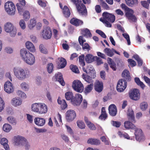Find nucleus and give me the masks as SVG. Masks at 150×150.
<instances>
[{
  "label": "nucleus",
  "instance_id": "nucleus-4",
  "mask_svg": "<svg viewBox=\"0 0 150 150\" xmlns=\"http://www.w3.org/2000/svg\"><path fill=\"white\" fill-rule=\"evenodd\" d=\"M65 97L67 100H71L72 104L75 105H79L83 100L82 96L79 93L76 94L75 98L72 99L73 98V94L71 92L69 91L65 93Z\"/></svg>",
  "mask_w": 150,
  "mask_h": 150
},
{
  "label": "nucleus",
  "instance_id": "nucleus-12",
  "mask_svg": "<svg viewBox=\"0 0 150 150\" xmlns=\"http://www.w3.org/2000/svg\"><path fill=\"white\" fill-rule=\"evenodd\" d=\"M76 113L72 110H69L66 113V117L67 121L71 122L76 117Z\"/></svg>",
  "mask_w": 150,
  "mask_h": 150
},
{
  "label": "nucleus",
  "instance_id": "nucleus-35",
  "mask_svg": "<svg viewBox=\"0 0 150 150\" xmlns=\"http://www.w3.org/2000/svg\"><path fill=\"white\" fill-rule=\"evenodd\" d=\"M82 77L83 79L88 83H93V80L90 76L88 75L83 74L82 75Z\"/></svg>",
  "mask_w": 150,
  "mask_h": 150
},
{
  "label": "nucleus",
  "instance_id": "nucleus-6",
  "mask_svg": "<svg viewBox=\"0 0 150 150\" xmlns=\"http://www.w3.org/2000/svg\"><path fill=\"white\" fill-rule=\"evenodd\" d=\"M5 9L7 13L9 15H13L15 13V6L12 2L8 1L4 5Z\"/></svg>",
  "mask_w": 150,
  "mask_h": 150
},
{
  "label": "nucleus",
  "instance_id": "nucleus-49",
  "mask_svg": "<svg viewBox=\"0 0 150 150\" xmlns=\"http://www.w3.org/2000/svg\"><path fill=\"white\" fill-rule=\"evenodd\" d=\"M148 104L146 102H144L141 103L140 108L142 111H145L147 108Z\"/></svg>",
  "mask_w": 150,
  "mask_h": 150
},
{
  "label": "nucleus",
  "instance_id": "nucleus-60",
  "mask_svg": "<svg viewBox=\"0 0 150 150\" xmlns=\"http://www.w3.org/2000/svg\"><path fill=\"white\" fill-rule=\"evenodd\" d=\"M111 123L113 126L116 127H119L121 125L120 122L118 121H112Z\"/></svg>",
  "mask_w": 150,
  "mask_h": 150
},
{
  "label": "nucleus",
  "instance_id": "nucleus-38",
  "mask_svg": "<svg viewBox=\"0 0 150 150\" xmlns=\"http://www.w3.org/2000/svg\"><path fill=\"white\" fill-rule=\"evenodd\" d=\"M113 50H114V49L113 48L110 49L109 48H106L104 50V52L106 53L107 54L108 56L111 57L114 54Z\"/></svg>",
  "mask_w": 150,
  "mask_h": 150
},
{
  "label": "nucleus",
  "instance_id": "nucleus-36",
  "mask_svg": "<svg viewBox=\"0 0 150 150\" xmlns=\"http://www.w3.org/2000/svg\"><path fill=\"white\" fill-rule=\"evenodd\" d=\"M107 117L105 110V108L103 107L101 109V114L99 117V119L101 120H105Z\"/></svg>",
  "mask_w": 150,
  "mask_h": 150
},
{
  "label": "nucleus",
  "instance_id": "nucleus-8",
  "mask_svg": "<svg viewBox=\"0 0 150 150\" xmlns=\"http://www.w3.org/2000/svg\"><path fill=\"white\" fill-rule=\"evenodd\" d=\"M41 35L42 38L45 40L50 39L52 36V32L50 28L49 27H47L44 28Z\"/></svg>",
  "mask_w": 150,
  "mask_h": 150
},
{
  "label": "nucleus",
  "instance_id": "nucleus-13",
  "mask_svg": "<svg viewBox=\"0 0 150 150\" xmlns=\"http://www.w3.org/2000/svg\"><path fill=\"white\" fill-rule=\"evenodd\" d=\"M103 16L104 20L108 21L112 23H113L115 20V16L111 13L107 12H104L103 13Z\"/></svg>",
  "mask_w": 150,
  "mask_h": 150
},
{
  "label": "nucleus",
  "instance_id": "nucleus-17",
  "mask_svg": "<svg viewBox=\"0 0 150 150\" xmlns=\"http://www.w3.org/2000/svg\"><path fill=\"white\" fill-rule=\"evenodd\" d=\"M134 129L135 131L134 134L135 136L136 139L137 141H140L144 138L142 131L141 129L137 128L136 127L135 129Z\"/></svg>",
  "mask_w": 150,
  "mask_h": 150
},
{
  "label": "nucleus",
  "instance_id": "nucleus-22",
  "mask_svg": "<svg viewBox=\"0 0 150 150\" xmlns=\"http://www.w3.org/2000/svg\"><path fill=\"white\" fill-rule=\"evenodd\" d=\"M35 124L40 127L43 126L45 124V120L43 118L36 117L34 120Z\"/></svg>",
  "mask_w": 150,
  "mask_h": 150
},
{
  "label": "nucleus",
  "instance_id": "nucleus-63",
  "mask_svg": "<svg viewBox=\"0 0 150 150\" xmlns=\"http://www.w3.org/2000/svg\"><path fill=\"white\" fill-rule=\"evenodd\" d=\"M21 5H20L18 3H17L16 4V6L17 7V9L18 11V12L20 14H21L22 13V6H21Z\"/></svg>",
  "mask_w": 150,
  "mask_h": 150
},
{
  "label": "nucleus",
  "instance_id": "nucleus-24",
  "mask_svg": "<svg viewBox=\"0 0 150 150\" xmlns=\"http://www.w3.org/2000/svg\"><path fill=\"white\" fill-rule=\"evenodd\" d=\"M127 115L129 119L132 122H134L135 118L134 112L132 109H128Z\"/></svg>",
  "mask_w": 150,
  "mask_h": 150
},
{
  "label": "nucleus",
  "instance_id": "nucleus-10",
  "mask_svg": "<svg viewBox=\"0 0 150 150\" xmlns=\"http://www.w3.org/2000/svg\"><path fill=\"white\" fill-rule=\"evenodd\" d=\"M129 95L130 98L135 100H138L140 98L139 91L137 89L131 90L129 92Z\"/></svg>",
  "mask_w": 150,
  "mask_h": 150
},
{
  "label": "nucleus",
  "instance_id": "nucleus-27",
  "mask_svg": "<svg viewBox=\"0 0 150 150\" xmlns=\"http://www.w3.org/2000/svg\"><path fill=\"white\" fill-rule=\"evenodd\" d=\"M95 57H93L91 54H88L85 57V59L86 62L88 63H91L95 60Z\"/></svg>",
  "mask_w": 150,
  "mask_h": 150
},
{
  "label": "nucleus",
  "instance_id": "nucleus-19",
  "mask_svg": "<svg viewBox=\"0 0 150 150\" xmlns=\"http://www.w3.org/2000/svg\"><path fill=\"white\" fill-rule=\"evenodd\" d=\"M125 15L128 19L133 22H135L136 21V18L135 16L133 15L134 11L131 9L126 11Z\"/></svg>",
  "mask_w": 150,
  "mask_h": 150
},
{
  "label": "nucleus",
  "instance_id": "nucleus-42",
  "mask_svg": "<svg viewBox=\"0 0 150 150\" xmlns=\"http://www.w3.org/2000/svg\"><path fill=\"white\" fill-rule=\"evenodd\" d=\"M67 64V61L63 58H61L60 60L59 65L60 68H64Z\"/></svg>",
  "mask_w": 150,
  "mask_h": 150
},
{
  "label": "nucleus",
  "instance_id": "nucleus-46",
  "mask_svg": "<svg viewBox=\"0 0 150 150\" xmlns=\"http://www.w3.org/2000/svg\"><path fill=\"white\" fill-rule=\"evenodd\" d=\"M133 57L137 61L139 66H141L142 65L143 63L142 61L139 58L138 55L137 54L134 55L133 56Z\"/></svg>",
  "mask_w": 150,
  "mask_h": 150
},
{
  "label": "nucleus",
  "instance_id": "nucleus-3",
  "mask_svg": "<svg viewBox=\"0 0 150 150\" xmlns=\"http://www.w3.org/2000/svg\"><path fill=\"white\" fill-rule=\"evenodd\" d=\"M32 110L37 113L43 114L46 113L48 110L47 105L43 103H33L31 105Z\"/></svg>",
  "mask_w": 150,
  "mask_h": 150
},
{
  "label": "nucleus",
  "instance_id": "nucleus-16",
  "mask_svg": "<svg viewBox=\"0 0 150 150\" xmlns=\"http://www.w3.org/2000/svg\"><path fill=\"white\" fill-rule=\"evenodd\" d=\"M5 91L7 93H10L13 91V88L12 83L9 81L6 82L4 85Z\"/></svg>",
  "mask_w": 150,
  "mask_h": 150
},
{
  "label": "nucleus",
  "instance_id": "nucleus-2",
  "mask_svg": "<svg viewBox=\"0 0 150 150\" xmlns=\"http://www.w3.org/2000/svg\"><path fill=\"white\" fill-rule=\"evenodd\" d=\"M20 56L23 61L28 64L32 65L35 63V59L33 55L27 51L25 49H23L20 51Z\"/></svg>",
  "mask_w": 150,
  "mask_h": 150
},
{
  "label": "nucleus",
  "instance_id": "nucleus-40",
  "mask_svg": "<svg viewBox=\"0 0 150 150\" xmlns=\"http://www.w3.org/2000/svg\"><path fill=\"white\" fill-rule=\"evenodd\" d=\"M7 120L9 123L13 125H15L16 124V120L12 116L8 117L7 118Z\"/></svg>",
  "mask_w": 150,
  "mask_h": 150
},
{
  "label": "nucleus",
  "instance_id": "nucleus-37",
  "mask_svg": "<svg viewBox=\"0 0 150 150\" xmlns=\"http://www.w3.org/2000/svg\"><path fill=\"white\" fill-rule=\"evenodd\" d=\"M108 63L110 65V67L114 70L115 71L116 70V64L115 62L113 61L112 59L110 57L108 58Z\"/></svg>",
  "mask_w": 150,
  "mask_h": 150
},
{
  "label": "nucleus",
  "instance_id": "nucleus-57",
  "mask_svg": "<svg viewBox=\"0 0 150 150\" xmlns=\"http://www.w3.org/2000/svg\"><path fill=\"white\" fill-rule=\"evenodd\" d=\"M19 25L22 30L25 29L26 28V25L25 21L23 20L22 19L20 21Z\"/></svg>",
  "mask_w": 150,
  "mask_h": 150
},
{
  "label": "nucleus",
  "instance_id": "nucleus-52",
  "mask_svg": "<svg viewBox=\"0 0 150 150\" xmlns=\"http://www.w3.org/2000/svg\"><path fill=\"white\" fill-rule=\"evenodd\" d=\"M17 93V95L19 96L22 98H26V95L25 93L20 90H18Z\"/></svg>",
  "mask_w": 150,
  "mask_h": 150
},
{
  "label": "nucleus",
  "instance_id": "nucleus-48",
  "mask_svg": "<svg viewBox=\"0 0 150 150\" xmlns=\"http://www.w3.org/2000/svg\"><path fill=\"white\" fill-rule=\"evenodd\" d=\"M39 49L41 53L45 54H47L48 53L47 50L43 44H41L40 45Z\"/></svg>",
  "mask_w": 150,
  "mask_h": 150
},
{
  "label": "nucleus",
  "instance_id": "nucleus-18",
  "mask_svg": "<svg viewBox=\"0 0 150 150\" xmlns=\"http://www.w3.org/2000/svg\"><path fill=\"white\" fill-rule=\"evenodd\" d=\"M94 87L95 90L98 93L101 92L103 89V83L98 80L94 83Z\"/></svg>",
  "mask_w": 150,
  "mask_h": 150
},
{
  "label": "nucleus",
  "instance_id": "nucleus-26",
  "mask_svg": "<svg viewBox=\"0 0 150 150\" xmlns=\"http://www.w3.org/2000/svg\"><path fill=\"white\" fill-rule=\"evenodd\" d=\"M26 47L32 52H34L35 50V47L33 44L30 42L27 41L25 43Z\"/></svg>",
  "mask_w": 150,
  "mask_h": 150
},
{
  "label": "nucleus",
  "instance_id": "nucleus-20",
  "mask_svg": "<svg viewBox=\"0 0 150 150\" xmlns=\"http://www.w3.org/2000/svg\"><path fill=\"white\" fill-rule=\"evenodd\" d=\"M22 103V100L19 97H16L13 98L11 101V103L15 107L20 105Z\"/></svg>",
  "mask_w": 150,
  "mask_h": 150
},
{
  "label": "nucleus",
  "instance_id": "nucleus-34",
  "mask_svg": "<svg viewBox=\"0 0 150 150\" xmlns=\"http://www.w3.org/2000/svg\"><path fill=\"white\" fill-rule=\"evenodd\" d=\"M63 12L64 16L66 18L69 16L70 12L69 8L67 6H64L63 9Z\"/></svg>",
  "mask_w": 150,
  "mask_h": 150
},
{
  "label": "nucleus",
  "instance_id": "nucleus-41",
  "mask_svg": "<svg viewBox=\"0 0 150 150\" xmlns=\"http://www.w3.org/2000/svg\"><path fill=\"white\" fill-rule=\"evenodd\" d=\"M12 129L11 125L8 124H4L3 127V130L6 132H9Z\"/></svg>",
  "mask_w": 150,
  "mask_h": 150
},
{
  "label": "nucleus",
  "instance_id": "nucleus-25",
  "mask_svg": "<svg viewBox=\"0 0 150 150\" xmlns=\"http://www.w3.org/2000/svg\"><path fill=\"white\" fill-rule=\"evenodd\" d=\"M70 23L76 26H78L82 24L83 22L82 21L78 19L73 18L70 21Z\"/></svg>",
  "mask_w": 150,
  "mask_h": 150
},
{
  "label": "nucleus",
  "instance_id": "nucleus-1",
  "mask_svg": "<svg viewBox=\"0 0 150 150\" xmlns=\"http://www.w3.org/2000/svg\"><path fill=\"white\" fill-rule=\"evenodd\" d=\"M13 70L14 75L19 80H23L30 76V72L28 70L21 67H14Z\"/></svg>",
  "mask_w": 150,
  "mask_h": 150
},
{
  "label": "nucleus",
  "instance_id": "nucleus-7",
  "mask_svg": "<svg viewBox=\"0 0 150 150\" xmlns=\"http://www.w3.org/2000/svg\"><path fill=\"white\" fill-rule=\"evenodd\" d=\"M72 87L75 91L78 92H82L83 89V84L79 80L74 81L72 83Z\"/></svg>",
  "mask_w": 150,
  "mask_h": 150
},
{
  "label": "nucleus",
  "instance_id": "nucleus-21",
  "mask_svg": "<svg viewBox=\"0 0 150 150\" xmlns=\"http://www.w3.org/2000/svg\"><path fill=\"white\" fill-rule=\"evenodd\" d=\"M109 112L110 115L112 116H115L117 113V109L116 106L114 104H111L108 108Z\"/></svg>",
  "mask_w": 150,
  "mask_h": 150
},
{
  "label": "nucleus",
  "instance_id": "nucleus-56",
  "mask_svg": "<svg viewBox=\"0 0 150 150\" xmlns=\"http://www.w3.org/2000/svg\"><path fill=\"white\" fill-rule=\"evenodd\" d=\"M5 103L2 98L0 97V112H2L5 107Z\"/></svg>",
  "mask_w": 150,
  "mask_h": 150
},
{
  "label": "nucleus",
  "instance_id": "nucleus-64",
  "mask_svg": "<svg viewBox=\"0 0 150 150\" xmlns=\"http://www.w3.org/2000/svg\"><path fill=\"white\" fill-rule=\"evenodd\" d=\"M128 61L129 64L132 67H133L136 65V62L132 59H129L128 60Z\"/></svg>",
  "mask_w": 150,
  "mask_h": 150
},
{
  "label": "nucleus",
  "instance_id": "nucleus-9",
  "mask_svg": "<svg viewBox=\"0 0 150 150\" xmlns=\"http://www.w3.org/2000/svg\"><path fill=\"white\" fill-rule=\"evenodd\" d=\"M124 79H121L118 82L116 87L117 90L119 92L123 91L125 89L127 82Z\"/></svg>",
  "mask_w": 150,
  "mask_h": 150
},
{
  "label": "nucleus",
  "instance_id": "nucleus-50",
  "mask_svg": "<svg viewBox=\"0 0 150 150\" xmlns=\"http://www.w3.org/2000/svg\"><path fill=\"white\" fill-rule=\"evenodd\" d=\"M134 80L137 84L139 86H140L142 88H144L145 86L143 83L141 81L139 78L136 77L134 78Z\"/></svg>",
  "mask_w": 150,
  "mask_h": 150
},
{
  "label": "nucleus",
  "instance_id": "nucleus-47",
  "mask_svg": "<svg viewBox=\"0 0 150 150\" xmlns=\"http://www.w3.org/2000/svg\"><path fill=\"white\" fill-rule=\"evenodd\" d=\"M84 55L82 54L79 57V62L80 65L82 67H83L85 65V63L84 62Z\"/></svg>",
  "mask_w": 150,
  "mask_h": 150
},
{
  "label": "nucleus",
  "instance_id": "nucleus-32",
  "mask_svg": "<svg viewBox=\"0 0 150 150\" xmlns=\"http://www.w3.org/2000/svg\"><path fill=\"white\" fill-rule=\"evenodd\" d=\"M82 34L83 35V38L84 37L86 38L90 37L91 36V34L89 30L87 29H85L82 31Z\"/></svg>",
  "mask_w": 150,
  "mask_h": 150
},
{
  "label": "nucleus",
  "instance_id": "nucleus-54",
  "mask_svg": "<svg viewBox=\"0 0 150 150\" xmlns=\"http://www.w3.org/2000/svg\"><path fill=\"white\" fill-rule=\"evenodd\" d=\"M70 69L72 71L76 73H78L79 72V69L75 65H71L70 66Z\"/></svg>",
  "mask_w": 150,
  "mask_h": 150
},
{
  "label": "nucleus",
  "instance_id": "nucleus-11",
  "mask_svg": "<svg viewBox=\"0 0 150 150\" xmlns=\"http://www.w3.org/2000/svg\"><path fill=\"white\" fill-rule=\"evenodd\" d=\"M78 40L79 44L82 46V49L83 50L88 52L91 50L90 47L88 43H83L86 41L83 36H79Z\"/></svg>",
  "mask_w": 150,
  "mask_h": 150
},
{
  "label": "nucleus",
  "instance_id": "nucleus-29",
  "mask_svg": "<svg viewBox=\"0 0 150 150\" xmlns=\"http://www.w3.org/2000/svg\"><path fill=\"white\" fill-rule=\"evenodd\" d=\"M124 127L127 129H135L136 126L132 122L129 121H127L124 123Z\"/></svg>",
  "mask_w": 150,
  "mask_h": 150
},
{
  "label": "nucleus",
  "instance_id": "nucleus-30",
  "mask_svg": "<svg viewBox=\"0 0 150 150\" xmlns=\"http://www.w3.org/2000/svg\"><path fill=\"white\" fill-rule=\"evenodd\" d=\"M87 143L91 144L98 145L100 144V141L97 139L91 138L88 139Z\"/></svg>",
  "mask_w": 150,
  "mask_h": 150
},
{
  "label": "nucleus",
  "instance_id": "nucleus-55",
  "mask_svg": "<svg viewBox=\"0 0 150 150\" xmlns=\"http://www.w3.org/2000/svg\"><path fill=\"white\" fill-rule=\"evenodd\" d=\"M77 124L78 127L80 129H83L85 128V125L84 123L82 121H77Z\"/></svg>",
  "mask_w": 150,
  "mask_h": 150
},
{
  "label": "nucleus",
  "instance_id": "nucleus-44",
  "mask_svg": "<svg viewBox=\"0 0 150 150\" xmlns=\"http://www.w3.org/2000/svg\"><path fill=\"white\" fill-rule=\"evenodd\" d=\"M36 25V21L34 19H31L30 21V23L28 25V28L31 30Z\"/></svg>",
  "mask_w": 150,
  "mask_h": 150
},
{
  "label": "nucleus",
  "instance_id": "nucleus-51",
  "mask_svg": "<svg viewBox=\"0 0 150 150\" xmlns=\"http://www.w3.org/2000/svg\"><path fill=\"white\" fill-rule=\"evenodd\" d=\"M47 71L49 73H51L53 70V65L52 63H49L47 65Z\"/></svg>",
  "mask_w": 150,
  "mask_h": 150
},
{
  "label": "nucleus",
  "instance_id": "nucleus-23",
  "mask_svg": "<svg viewBox=\"0 0 150 150\" xmlns=\"http://www.w3.org/2000/svg\"><path fill=\"white\" fill-rule=\"evenodd\" d=\"M55 76L56 80L59 82L62 86H64L65 83L63 79L62 74L59 72L55 74Z\"/></svg>",
  "mask_w": 150,
  "mask_h": 150
},
{
  "label": "nucleus",
  "instance_id": "nucleus-5",
  "mask_svg": "<svg viewBox=\"0 0 150 150\" xmlns=\"http://www.w3.org/2000/svg\"><path fill=\"white\" fill-rule=\"evenodd\" d=\"M4 29L6 32L9 33L12 37H15L17 33V29L10 22H7L4 25Z\"/></svg>",
  "mask_w": 150,
  "mask_h": 150
},
{
  "label": "nucleus",
  "instance_id": "nucleus-59",
  "mask_svg": "<svg viewBox=\"0 0 150 150\" xmlns=\"http://www.w3.org/2000/svg\"><path fill=\"white\" fill-rule=\"evenodd\" d=\"M23 16L24 18L28 20L30 18V13L28 11H25L23 12Z\"/></svg>",
  "mask_w": 150,
  "mask_h": 150
},
{
  "label": "nucleus",
  "instance_id": "nucleus-33",
  "mask_svg": "<svg viewBox=\"0 0 150 150\" xmlns=\"http://www.w3.org/2000/svg\"><path fill=\"white\" fill-rule=\"evenodd\" d=\"M93 86V83H91L88 85L84 89V92L86 94L90 93L92 90Z\"/></svg>",
  "mask_w": 150,
  "mask_h": 150
},
{
  "label": "nucleus",
  "instance_id": "nucleus-45",
  "mask_svg": "<svg viewBox=\"0 0 150 150\" xmlns=\"http://www.w3.org/2000/svg\"><path fill=\"white\" fill-rule=\"evenodd\" d=\"M118 134L120 137L124 138L127 139H130V137L129 135L126 133L119 131L118 133Z\"/></svg>",
  "mask_w": 150,
  "mask_h": 150
},
{
  "label": "nucleus",
  "instance_id": "nucleus-15",
  "mask_svg": "<svg viewBox=\"0 0 150 150\" xmlns=\"http://www.w3.org/2000/svg\"><path fill=\"white\" fill-rule=\"evenodd\" d=\"M26 139L24 137L19 136H15L14 138V142L16 145L22 146Z\"/></svg>",
  "mask_w": 150,
  "mask_h": 150
},
{
  "label": "nucleus",
  "instance_id": "nucleus-61",
  "mask_svg": "<svg viewBox=\"0 0 150 150\" xmlns=\"http://www.w3.org/2000/svg\"><path fill=\"white\" fill-rule=\"evenodd\" d=\"M100 20L101 21L103 22L104 23L106 27H111L112 26L111 24L108 21H105V20L103 19L102 20H101V19H100Z\"/></svg>",
  "mask_w": 150,
  "mask_h": 150
},
{
  "label": "nucleus",
  "instance_id": "nucleus-28",
  "mask_svg": "<svg viewBox=\"0 0 150 150\" xmlns=\"http://www.w3.org/2000/svg\"><path fill=\"white\" fill-rule=\"evenodd\" d=\"M8 142V141L6 138H2L1 140V144L3 146L6 150H10Z\"/></svg>",
  "mask_w": 150,
  "mask_h": 150
},
{
  "label": "nucleus",
  "instance_id": "nucleus-31",
  "mask_svg": "<svg viewBox=\"0 0 150 150\" xmlns=\"http://www.w3.org/2000/svg\"><path fill=\"white\" fill-rule=\"evenodd\" d=\"M122 76L125 78L126 81H130L131 78L129 71L127 69H125L122 73Z\"/></svg>",
  "mask_w": 150,
  "mask_h": 150
},
{
  "label": "nucleus",
  "instance_id": "nucleus-14",
  "mask_svg": "<svg viewBox=\"0 0 150 150\" xmlns=\"http://www.w3.org/2000/svg\"><path fill=\"white\" fill-rule=\"evenodd\" d=\"M79 13L84 16L87 15V11L85 6L83 4L80 3L76 6Z\"/></svg>",
  "mask_w": 150,
  "mask_h": 150
},
{
  "label": "nucleus",
  "instance_id": "nucleus-43",
  "mask_svg": "<svg viewBox=\"0 0 150 150\" xmlns=\"http://www.w3.org/2000/svg\"><path fill=\"white\" fill-rule=\"evenodd\" d=\"M20 87L24 91H28L29 88L28 85L25 82H23L21 84Z\"/></svg>",
  "mask_w": 150,
  "mask_h": 150
},
{
  "label": "nucleus",
  "instance_id": "nucleus-62",
  "mask_svg": "<svg viewBox=\"0 0 150 150\" xmlns=\"http://www.w3.org/2000/svg\"><path fill=\"white\" fill-rule=\"evenodd\" d=\"M96 32L100 35L103 38H106V35L102 31L100 30H96Z\"/></svg>",
  "mask_w": 150,
  "mask_h": 150
},
{
  "label": "nucleus",
  "instance_id": "nucleus-53",
  "mask_svg": "<svg viewBox=\"0 0 150 150\" xmlns=\"http://www.w3.org/2000/svg\"><path fill=\"white\" fill-rule=\"evenodd\" d=\"M22 146H24L25 149L26 150H28L30 148V145L27 139H26L25 141L23 143V144Z\"/></svg>",
  "mask_w": 150,
  "mask_h": 150
},
{
  "label": "nucleus",
  "instance_id": "nucleus-58",
  "mask_svg": "<svg viewBox=\"0 0 150 150\" xmlns=\"http://www.w3.org/2000/svg\"><path fill=\"white\" fill-rule=\"evenodd\" d=\"M126 40L127 42V44L130 45L131 44L129 36V35L127 33H124L122 34Z\"/></svg>",
  "mask_w": 150,
  "mask_h": 150
},
{
  "label": "nucleus",
  "instance_id": "nucleus-39",
  "mask_svg": "<svg viewBox=\"0 0 150 150\" xmlns=\"http://www.w3.org/2000/svg\"><path fill=\"white\" fill-rule=\"evenodd\" d=\"M127 4L130 6H133L137 3V0H125Z\"/></svg>",
  "mask_w": 150,
  "mask_h": 150
}]
</instances>
